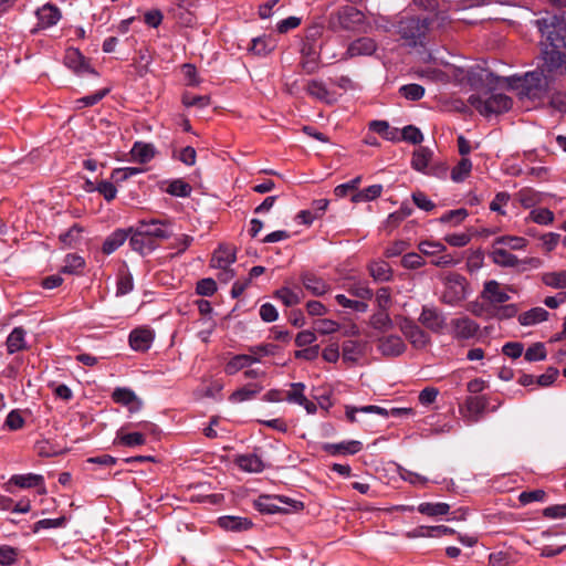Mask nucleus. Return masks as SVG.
I'll return each instance as SVG.
<instances>
[{
	"instance_id": "nucleus-6",
	"label": "nucleus",
	"mask_w": 566,
	"mask_h": 566,
	"mask_svg": "<svg viewBox=\"0 0 566 566\" xmlns=\"http://www.w3.org/2000/svg\"><path fill=\"white\" fill-rule=\"evenodd\" d=\"M490 258L494 264L502 268H513L520 273L530 269H538L542 265V260L538 258L531 256L521 260L506 249L499 245H492Z\"/></svg>"
},
{
	"instance_id": "nucleus-21",
	"label": "nucleus",
	"mask_w": 566,
	"mask_h": 566,
	"mask_svg": "<svg viewBox=\"0 0 566 566\" xmlns=\"http://www.w3.org/2000/svg\"><path fill=\"white\" fill-rule=\"evenodd\" d=\"M64 64L77 74H82L85 72L94 73V71L86 63L80 50L75 48L66 49L64 54Z\"/></svg>"
},
{
	"instance_id": "nucleus-11",
	"label": "nucleus",
	"mask_w": 566,
	"mask_h": 566,
	"mask_svg": "<svg viewBox=\"0 0 566 566\" xmlns=\"http://www.w3.org/2000/svg\"><path fill=\"white\" fill-rule=\"evenodd\" d=\"M399 327L401 333L415 348L421 349L429 344L430 336L413 321L403 318Z\"/></svg>"
},
{
	"instance_id": "nucleus-16",
	"label": "nucleus",
	"mask_w": 566,
	"mask_h": 566,
	"mask_svg": "<svg viewBox=\"0 0 566 566\" xmlns=\"http://www.w3.org/2000/svg\"><path fill=\"white\" fill-rule=\"evenodd\" d=\"M406 344L398 335L381 336L377 340V349L386 357H397L406 352Z\"/></svg>"
},
{
	"instance_id": "nucleus-29",
	"label": "nucleus",
	"mask_w": 566,
	"mask_h": 566,
	"mask_svg": "<svg viewBox=\"0 0 566 566\" xmlns=\"http://www.w3.org/2000/svg\"><path fill=\"white\" fill-rule=\"evenodd\" d=\"M134 287L133 276L129 273L125 263L118 268L117 280H116V295L123 296L129 293Z\"/></svg>"
},
{
	"instance_id": "nucleus-53",
	"label": "nucleus",
	"mask_w": 566,
	"mask_h": 566,
	"mask_svg": "<svg viewBox=\"0 0 566 566\" xmlns=\"http://www.w3.org/2000/svg\"><path fill=\"white\" fill-rule=\"evenodd\" d=\"M524 358L527 361H539L546 358V348L543 343H535L530 346L525 354Z\"/></svg>"
},
{
	"instance_id": "nucleus-37",
	"label": "nucleus",
	"mask_w": 566,
	"mask_h": 566,
	"mask_svg": "<svg viewBox=\"0 0 566 566\" xmlns=\"http://www.w3.org/2000/svg\"><path fill=\"white\" fill-rule=\"evenodd\" d=\"M493 245H507L511 250H523L527 245V240L515 235H501L495 238Z\"/></svg>"
},
{
	"instance_id": "nucleus-34",
	"label": "nucleus",
	"mask_w": 566,
	"mask_h": 566,
	"mask_svg": "<svg viewBox=\"0 0 566 566\" xmlns=\"http://www.w3.org/2000/svg\"><path fill=\"white\" fill-rule=\"evenodd\" d=\"M275 48L274 40L270 36H259L251 41L250 51L258 55H266Z\"/></svg>"
},
{
	"instance_id": "nucleus-39",
	"label": "nucleus",
	"mask_w": 566,
	"mask_h": 566,
	"mask_svg": "<svg viewBox=\"0 0 566 566\" xmlns=\"http://www.w3.org/2000/svg\"><path fill=\"white\" fill-rule=\"evenodd\" d=\"M305 91L310 96L319 101H326L329 94L325 84L318 80L308 81Z\"/></svg>"
},
{
	"instance_id": "nucleus-59",
	"label": "nucleus",
	"mask_w": 566,
	"mask_h": 566,
	"mask_svg": "<svg viewBox=\"0 0 566 566\" xmlns=\"http://www.w3.org/2000/svg\"><path fill=\"white\" fill-rule=\"evenodd\" d=\"M217 291V283L213 279L207 277L198 281L196 292L201 296H212Z\"/></svg>"
},
{
	"instance_id": "nucleus-22",
	"label": "nucleus",
	"mask_w": 566,
	"mask_h": 566,
	"mask_svg": "<svg viewBox=\"0 0 566 566\" xmlns=\"http://www.w3.org/2000/svg\"><path fill=\"white\" fill-rule=\"evenodd\" d=\"M129 245L134 251L140 254H148L158 247V242L154 241L150 237L146 235L144 231L137 228L136 232L129 238Z\"/></svg>"
},
{
	"instance_id": "nucleus-58",
	"label": "nucleus",
	"mask_w": 566,
	"mask_h": 566,
	"mask_svg": "<svg viewBox=\"0 0 566 566\" xmlns=\"http://www.w3.org/2000/svg\"><path fill=\"white\" fill-rule=\"evenodd\" d=\"M128 230L117 229L108 237V254L117 250L128 238Z\"/></svg>"
},
{
	"instance_id": "nucleus-46",
	"label": "nucleus",
	"mask_w": 566,
	"mask_h": 566,
	"mask_svg": "<svg viewBox=\"0 0 566 566\" xmlns=\"http://www.w3.org/2000/svg\"><path fill=\"white\" fill-rule=\"evenodd\" d=\"M399 93L409 101H419L424 95V87L416 83L406 84L399 88Z\"/></svg>"
},
{
	"instance_id": "nucleus-64",
	"label": "nucleus",
	"mask_w": 566,
	"mask_h": 566,
	"mask_svg": "<svg viewBox=\"0 0 566 566\" xmlns=\"http://www.w3.org/2000/svg\"><path fill=\"white\" fill-rule=\"evenodd\" d=\"M423 264H424L423 258L421 256V254L416 253V252H409V253L405 254L401 259V265L405 269L415 270V269L421 268Z\"/></svg>"
},
{
	"instance_id": "nucleus-49",
	"label": "nucleus",
	"mask_w": 566,
	"mask_h": 566,
	"mask_svg": "<svg viewBox=\"0 0 566 566\" xmlns=\"http://www.w3.org/2000/svg\"><path fill=\"white\" fill-rule=\"evenodd\" d=\"M304 390L305 385L303 382H292L291 390L286 392L285 399L292 403H304V401H306Z\"/></svg>"
},
{
	"instance_id": "nucleus-19",
	"label": "nucleus",
	"mask_w": 566,
	"mask_h": 566,
	"mask_svg": "<svg viewBox=\"0 0 566 566\" xmlns=\"http://www.w3.org/2000/svg\"><path fill=\"white\" fill-rule=\"evenodd\" d=\"M488 407V399L483 396H469L465 399L464 408L467 413L464 417L468 418L470 423H475L480 421L483 417L485 409Z\"/></svg>"
},
{
	"instance_id": "nucleus-40",
	"label": "nucleus",
	"mask_w": 566,
	"mask_h": 566,
	"mask_svg": "<svg viewBox=\"0 0 566 566\" xmlns=\"http://www.w3.org/2000/svg\"><path fill=\"white\" fill-rule=\"evenodd\" d=\"M472 169V163L469 158L462 157L461 160L453 167L451 171V179L455 182L463 181Z\"/></svg>"
},
{
	"instance_id": "nucleus-14",
	"label": "nucleus",
	"mask_w": 566,
	"mask_h": 566,
	"mask_svg": "<svg viewBox=\"0 0 566 566\" xmlns=\"http://www.w3.org/2000/svg\"><path fill=\"white\" fill-rule=\"evenodd\" d=\"M112 399L115 403L126 407L129 412H137L143 407L142 399L127 387L115 388L112 392Z\"/></svg>"
},
{
	"instance_id": "nucleus-32",
	"label": "nucleus",
	"mask_w": 566,
	"mask_h": 566,
	"mask_svg": "<svg viewBox=\"0 0 566 566\" xmlns=\"http://www.w3.org/2000/svg\"><path fill=\"white\" fill-rule=\"evenodd\" d=\"M130 153L135 160L146 164L155 157L156 150L153 144L136 142Z\"/></svg>"
},
{
	"instance_id": "nucleus-24",
	"label": "nucleus",
	"mask_w": 566,
	"mask_h": 566,
	"mask_svg": "<svg viewBox=\"0 0 566 566\" xmlns=\"http://www.w3.org/2000/svg\"><path fill=\"white\" fill-rule=\"evenodd\" d=\"M433 157V151L429 147L420 146L415 149L411 158V167L422 174H426L430 167Z\"/></svg>"
},
{
	"instance_id": "nucleus-12",
	"label": "nucleus",
	"mask_w": 566,
	"mask_h": 566,
	"mask_svg": "<svg viewBox=\"0 0 566 566\" xmlns=\"http://www.w3.org/2000/svg\"><path fill=\"white\" fill-rule=\"evenodd\" d=\"M480 298L483 300L492 308L499 304H503L510 300V295L501 289V284L495 280L484 282L483 290L480 293Z\"/></svg>"
},
{
	"instance_id": "nucleus-63",
	"label": "nucleus",
	"mask_w": 566,
	"mask_h": 566,
	"mask_svg": "<svg viewBox=\"0 0 566 566\" xmlns=\"http://www.w3.org/2000/svg\"><path fill=\"white\" fill-rule=\"evenodd\" d=\"M542 515L549 520L566 518V503L545 507Z\"/></svg>"
},
{
	"instance_id": "nucleus-2",
	"label": "nucleus",
	"mask_w": 566,
	"mask_h": 566,
	"mask_svg": "<svg viewBox=\"0 0 566 566\" xmlns=\"http://www.w3.org/2000/svg\"><path fill=\"white\" fill-rule=\"evenodd\" d=\"M563 74L565 72H548L544 69V61H541L536 70L504 81L510 87L518 90L520 95L534 99L543 97L551 90L555 77Z\"/></svg>"
},
{
	"instance_id": "nucleus-51",
	"label": "nucleus",
	"mask_w": 566,
	"mask_h": 566,
	"mask_svg": "<svg viewBox=\"0 0 566 566\" xmlns=\"http://www.w3.org/2000/svg\"><path fill=\"white\" fill-rule=\"evenodd\" d=\"M468 210L464 208L450 210L446 213H443L439 221L441 223H452L454 226L461 223L467 217H468Z\"/></svg>"
},
{
	"instance_id": "nucleus-5",
	"label": "nucleus",
	"mask_w": 566,
	"mask_h": 566,
	"mask_svg": "<svg viewBox=\"0 0 566 566\" xmlns=\"http://www.w3.org/2000/svg\"><path fill=\"white\" fill-rule=\"evenodd\" d=\"M253 507L262 515H285L303 510L304 504L292 497H258Z\"/></svg>"
},
{
	"instance_id": "nucleus-42",
	"label": "nucleus",
	"mask_w": 566,
	"mask_h": 566,
	"mask_svg": "<svg viewBox=\"0 0 566 566\" xmlns=\"http://www.w3.org/2000/svg\"><path fill=\"white\" fill-rule=\"evenodd\" d=\"M449 510L450 506L447 503H422L418 506V511L428 516L444 515Z\"/></svg>"
},
{
	"instance_id": "nucleus-13",
	"label": "nucleus",
	"mask_w": 566,
	"mask_h": 566,
	"mask_svg": "<svg viewBox=\"0 0 566 566\" xmlns=\"http://www.w3.org/2000/svg\"><path fill=\"white\" fill-rule=\"evenodd\" d=\"M302 61L300 66L305 74H314L318 70L319 52L314 41L306 39L301 48Z\"/></svg>"
},
{
	"instance_id": "nucleus-57",
	"label": "nucleus",
	"mask_w": 566,
	"mask_h": 566,
	"mask_svg": "<svg viewBox=\"0 0 566 566\" xmlns=\"http://www.w3.org/2000/svg\"><path fill=\"white\" fill-rule=\"evenodd\" d=\"M274 296L281 300L282 303L287 307L294 306L301 302L300 296L289 287H282L277 290Z\"/></svg>"
},
{
	"instance_id": "nucleus-30",
	"label": "nucleus",
	"mask_w": 566,
	"mask_h": 566,
	"mask_svg": "<svg viewBox=\"0 0 566 566\" xmlns=\"http://www.w3.org/2000/svg\"><path fill=\"white\" fill-rule=\"evenodd\" d=\"M25 331L23 327H14L13 331L9 334L6 345L9 354H14L17 352L23 350L27 347L25 344Z\"/></svg>"
},
{
	"instance_id": "nucleus-38",
	"label": "nucleus",
	"mask_w": 566,
	"mask_h": 566,
	"mask_svg": "<svg viewBox=\"0 0 566 566\" xmlns=\"http://www.w3.org/2000/svg\"><path fill=\"white\" fill-rule=\"evenodd\" d=\"M382 186L381 185H371L365 188L361 191L356 192L352 197L353 202H364L370 201L378 198L381 195Z\"/></svg>"
},
{
	"instance_id": "nucleus-20",
	"label": "nucleus",
	"mask_w": 566,
	"mask_h": 566,
	"mask_svg": "<svg viewBox=\"0 0 566 566\" xmlns=\"http://www.w3.org/2000/svg\"><path fill=\"white\" fill-rule=\"evenodd\" d=\"M377 50V43L374 39L363 36L353 41L346 51L347 57H356V56H368L373 55Z\"/></svg>"
},
{
	"instance_id": "nucleus-60",
	"label": "nucleus",
	"mask_w": 566,
	"mask_h": 566,
	"mask_svg": "<svg viewBox=\"0 0 566 566\" xmlns=\"http://www.w3.org/2000/svg\"><path fill=\"white\" fill-rule=\"evenodd\" d=\"M413 203L421 210L431 211L436 208L433 201H431L427 195L420 190L413 191L411 195Z\"/></svg>"
},
{
	"instance_id": "nucleus-18",
	"label": "nucleus",
	"mask_w": 566,
	"mask_h": 566,
	"mask_svg": "<svg viewBox=\"0 0 566 566\" xmlns=\"http://www.w3.org/2000/svg\"><path fill=\"white\" fill-rule=\"evenodd\" d=\"M451 326L457 339H470L480 331V325L468 316L452 319Z\"/></svg>"
},
{
	"instance_id": "nucleus-35",
	"label": "nucleus",
	"mask_w": 566,
	"mask_h": 566,
	"mask_svg": "<svg viewBox=\"0 0 566 566\" xmlns=\"http://www.w3.org/2000/svg\"><path fill=\"white\" fill-rule=\"evenodd\" d=\"M370 325L377 331L387 332L394 327V322L386 310H381L370 317Z\"/></svg>"
},
{
	"instance_id": "nucleus-33",
	"label": "nucleus",
	"mask_w": 566,
	"mask_h": 566,
	"mask_svg": "<svg viewBox=\"0 0 566 566\" xmlns=\"http://www.w3.org/2000/svg\"><path fill=\"white\" fill-rule=\"evenodd\" d=\"M369 273L375 281L387 282L391 280V269L385 261L373 262L369 265Z\"/></svg>"
},
{
	"instance_id": "nucleus-15",
	"label": "nucleus",
	"mask_w": 566,
	"mask_h": 566,
	"mask_svg": "<svg viewBox=\"0 0 566 566\" xmlns=\"http://www.w3.org/2000/svg\"><path fill=\"white\" fill-rule=\"evenodd\" d=\"M154 331L148 327H138L133 329L128 336V343L133 350L145 353L154 342Z\"/></svg>"
},
{
	"instance_id": "nucleus-9",
	"label": "nucleus",
	"mask_w": 566,
	"mask_h": 566,
	"mask_svg": "<svg viewBox=\"0 0 566 566\" xmlns=\"http://www.w3.org/2000/svg\"><path fill=\"white\" fill-rule=\"evenodd\" d=\"M465 298V279L460 274H452L447 279L446 289L441 295V302L447 305H455Z\"/></svg>"
},
{
	"instance_id": "nucleus-61",
	"label": "nucleus",
	"mask_w": 566,
	"mask_h": 566,
	"mask_svg": "<svg viewBox=\"0 0 566 566\" xmlns=\"http://www.w3.org/2000/svg\"><path fill=\"white\" fill-rule=\"evenodd\" d=\"M419 251L424 255H437L447 250L446 245L440 242L422 241L419 243Z\"/></svg>"
},
{
	"instance_id": "nucleus-8",
	"label": "nucleus",
	"mask_w": 566,
	"mask_h": 566,
	"mask_svg": "<svg viewBox=\"0 0 566 566\" xmlns=\"http://www.w3.org/2000/svg\"><path fill=\"white\" fill-rule=\"evenodd\" d=\"M14 486L20 490H27L36 488L38 492L43 495L46 493L44 485V478L41 474L27 473V474H14L4 485V491L13 493Z\"/></svg>"
},
{
	"instance_id": "nucleus-25",
	"label": "nucleus",
	"mask_w": 566,
	"mask_h": 566,
	"mask_svg": "<svg viewBox=\"0 0 566 566\" xmlns=\"http://www.w3.org/2000/svg\"><path fill=\"white\" fill-rule=\"evenodd\" d=\"M234 463L243 471L250 473H259L264 469L261 458L254 453L238 455Z\"/></svg>"
},
{
	"instance_id": "nucleus-55",
	"label": "nucleus",
	"mask_w": 566,
	"mask_h": 566,
	"mask_svg": "<svg viewBox=\"0 0 566 566\" xmlns=\"http://www.w3.org/2000/svg\"><path fill=\"white\" fill-rule=\"evenodd\" d=\"M30 509L29 503L19 502L14 503L11 497H0V510L1 511H11L14 513H25Z\"/></svg>"
},
{
	"instance_id": "nucleus-43",
	"label": "nucleus",
	"mask_w": 566,
	"mask_h": 566,
	"mask_svg": "<svg viewBox=\"0 0 566 566\" xmlns=\"http://www.w3.org/2000/svg\"><path fill=\"white\" fill-rule=\"evenodd\" d=\"M261 386H254V388L248 386L239 388L238 390L231 394L229 400L231 402H242L252 399L261 391Z\"/></svg>"
},
{
	"instance_id": "nucleus-45",
	"label": "nucleus",
	"mask_w": 566,
	"mask_h": 566,
	"mask_svg": "<svg viewBox=\"0 0 566 566\" xmlns=\"http://www.w3.org/2000/svg\"><path fill=\"white\" fill-rule=\"evenodd\" d=\"M191 186L182 179L172 180L167 188V192L176 197H189L191 193Z\"/></svg>"
},
{
	"instance_id": "nucleus-62",
	"label": "nucleus",
	"mask_w": 566,
	"mask_h": 566,
	"mask_svg": "<svg viewBox=\"0 0 566 566\" xmlns=\"http://www.w3.org/2000/svg\"><path fill=\"white\" fill-rule=\"evenodd\" d=\"M18 549L8 545L0 546V565L10 566L17 562Z\"/></svg>"
},
{
	"instance_id": "nucleus-50",
	"label": "nucleus",
	"mask_w": 566,
	"mask_h": 566,
	"mask_svg": "<svg viewBox=\"0 0 566 566\" xmlns=\"http://www.w3.org/2000/svg\"><path fill=\"white\" fill-rule=\"evenodd\" d=\"M543 282L555 289L566 287V271L551 272L543 275Z\"/></svg>"
},
{
	"instance_id": "nucleus-1",
	"label": "nucleus",
	"mask_w": 566,
	"mask_h": 566,
	"mask_svg": "<svg viewBox=\"0 0 566 566\" xmlns=\"http://www.w3.org/2000/svg\"><path fill=\"white\" fill-rule=\"evenodd\" d=\"M542 34L539 60L548 72L566 73V20L557 15L536 21Z\"/></svg>"
},
{
	"instance_id": "nucleus-48",
	"label": "nucleus",
	"mask_w": 566,
	"mask_h": 566,
	"mask_svg": "<svg viewBox=\"0 0 566 566\" xmlns=\"http://www.w3.org/2000/svg\"><path fill=\"white\" fill-rule=\"evenodd\" d=\"M401 140L408 142L412 145H419L423 140V135L421 130L413 126V125H407L405 126L401 132Z\"/></svg>"
},
{
	"instance_id": "nucleus-56",
	"label": "nucleus",
	"mask_w": 566,
	"mask_h": 566,
	"mask_svg": "<svg viewBox=\"0 0 566 566\" xmlns=\"http://www.w3.org/2000/svg\"><path fill=\"white\" fill-rule=\"evenodd\" d=\"M66 523V517L64 515H61L55 518H43L34 523L33 525V532L36 533L40 530H46V528H56L62 527Z\"/></svg>"
},
{
	"instance_id": "nucleus-44",
	"label": "nucleus",
	"mask_w": 566,
	"mask_h": 566,
	"mask_svg": "<svg viewBox=\"0 0 566 566\" xmlns=\"http://www.w3.org/2000/svg\"><path fill=\"white\" fill-rule=\"evenodd\" d=\"M84 259L76 254H67L61 272L67 274L78 273L84 266Z\"/></svg>"
},
{
	"instance_id": "nucleus-41",
	"label": "nucleus",
	"mask_w": 566,
	"mask_h": 566,
	"mask_svg": "<svg viewBox=\"0 0 566 566\" xmlns=\"http://www.w3.org/2000/svg\"><path fill=\"white\" fill-rule=\"evenodd\" d=\"M343 359L347 361H356L361 355V344L356 340H345L342 345Z\"/></svg>"
},
{
	"instance_id": "nucleus-27",
	"label": "nucleus",
	"mask_w": 566,
	"mask_h": 566,
	"mask_svg": "<svg viewBox=\"0 0 566 566\" xmlns=\"http://www.w3.org/2000/svg\"><path fill=\"white\" fill-rule=\"evenodd\" d=\"M304 287L315 296H321L328 291L325 281L313 273H304L301 276Z\"/></svg>"
},
{
	"instance_id": "nucleus-26",
	"label": "nucleus",
	"mask_w": 566,
	"mask_h": 566,
	"mask_svg": "<svg viewBox=\"0 0 566 566\" xmlns=\"http://www.w3.org/2000/svg\"><path fill=\"white\" fill-rule=\"evenodd\" d=\"M138 229L144 231L146 235L150 237L156 242H158V239L170 237V233L165 228V223L157 219H153L148 222L143 221Z\"/></svg>"
},
{
	"instance_id": "nucleus-7",
	"label": "nucleus",
	"mask_w": 566,
	"mask_h": 566,
	"mask_svg": "<svg viewBox=\"0 0 566 566\" xmlns=\"http://www.w3.org/2000/svg\"><path fill=\"white\" fill-rule=\"evenodd\" d=\"M331 23H337V25L345 31H358L366 23V18L365 14L355 7L344 6L332 15Z\"/></svg>"
},
{
	"instance_id": "nucleus-10",
	"label": "nucleus",
	"mask_w": 566,
	"mask_h": 566,
	"mask_svg": "<svg viewBox=\"0 0 566 566\" xmlns=\"http://www.w3.org/2000/svg\"><path fill=\"white\" fill-rule=\"evenodd\" d=\"M419 323L432 333L440 334L447 326V317L434 306L423 305L418 318Z\"/></svg>"
},
{
	"instance_id": "nucleus-36",
	"label": "nucleus",
	"mask_w": 566,
	"mask_h": 566,
	"mask_svg": "<svg viewBox=\"0 0 566 566\" xmlns=\"http://www.w3.org/2000/svg\"><path fill=\"white\" fill-rule=\"evenodd\" d=\"M235 260L237 258L233 251L220 248L214 252L211 262L214 268H227L234 263Z\"/></svg>"
},
{
	"instance_id": "nucleus-23",
	"label": "nucleus",
	"mask_w": 566,
	"mask_h": 566,
	"mask_svg": "<svg viewBox=\"0 0 566 566\" xmlns=\"http://www.w3.org/2000/svg\"><path fill=\"white\" fill-rule=\"evenodd\" d=\"M363 449V443L357 440L343 441L339 443H325L323 450L331 455L356 454Z\"/></svg>"
},
{
	"instance_id": "nucleus-31",
	"label": "nucleus",
	"mask_w": 566,
	"mask_h": 566,
	"mask_svg": "<svg viewBox=\"0 0 566 566\" xmlns=\"http://www.w3.org/2000/svg\"><path fill=\"white\" fill-rule=\"evenodd\" d=\"M549 313L543 307H533L518 315L521 325L531 326L544 322L548 318Z\"/></svg>"
},
{
	"instance_id": "nucleus-54",
	"label": "nucleus",
	"mask_w": 566,
	"mask_h": 566,
	"mask_svg": "<svg viewBox=\"0 0 566 566\" xmlns=\"http://www.w3.org/2000/svg\"><path fill=\"white\" fill-rule=\"evenodd\" d=\"M249 366V358L247 355H235L232 357L226 365V373L228 375H234L239 370L243 369L244 367Z\"/></svg>"
},
{
	"instance_id": "nucleus-17",
	"label": "nucleus",
	"mask_w": 566,
	"mask_h": 566,
	"mask_svg": "<svg viewBox=\"0 0 566 566\" xmlns=\"http://www.w3.org/2000/svg\"><path fill=\"white\" fill-rule=\"evenodd\" d=\"M216 524L226 532L243 533L253 527V522L249 517L223 515L217 518Z\"/></svg>"
},
{
	"instance_id": "nucleus-52",
	"label": "nucleus",
	"mask_w": 566,
	"mask_h": 566,
	"mask_svg": "<svg viewBox=\"0 0 566 566\" xmlns=\"http://www.w3.org/2000/svg\"><path fill=\"white\" fill-rule=\"evenodd\" d=\"M530 219L538 224H551L554 221V213L547 208L534 209L530 212Z\"/></svg>"
},
{
	"instance_id": "nucleus-3",
	"label": "nucleus",
	"mask_w": 566,
	"mask_h": 566,
	"mask_svg": "<svg viewBox=\"0 0 566 566\" xmlns=\"http://www.w3.org/2000/svg\"><path fill=\"white\" fill-rule=\"evenodd\" d=\"M430 20L419 17H403L396 24V32L410 46L421 45L429 30Z\"/></svg>"
},
{
	"instance_id": "nucleus-4",
	"label": "nucleus",
	"mask_w": 566,
	"mask_h": 566,
	"mask_svg": "<svg viewBox=\"0 0 566 566\" xmlns=\"http://www.w3.org/2000/svg\"><path fill=\"white\" fill-rule=\"evenodd\" d=\"M468 102L476 112L485 117L509 112L513 106V99L502 93L492 94L489 97L473 94L469 97Z\"/></svg>"
},
{
	"instance_id": "nucleus-47",
	"label": "nucleus",
	"mask_w": 566,
	"mask_h": 566,
	"mask_svg": "<svg viewBox=\"0 0 566 566\" xmlns=\"http://www.w3.org/2000/svg\"><path fill=\"white\" fill-rule=\"evenodd\" d=\"M518 200L524 208H531L537 205L539 199V192L532 188H523L518 191Z\"/></svg>"
},
{
	"instance_id": "nucleus-28",
	"label": "nucleus",
	"mask_w": 566,
	"mask_h": 566,
	"mask_svg": "<svg viewBox=\"0 0 566 566\" xmlns=\"http://www.w3.org/2000/svg\"><path fill=\"white\" fill-rule=\"evenodd\" d=\"M36 15L42 28L52 27L56 24L61 19L60 10L50 3H46L42 8L38 9Z\"/></svg>"
}]
</instances>
